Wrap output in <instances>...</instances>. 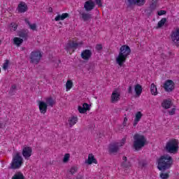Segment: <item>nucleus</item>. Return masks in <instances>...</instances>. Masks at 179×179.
I'll return each mask as SVG.
<instances>
[{"mask_svg": "<svg viewBox=\"0 0 179 179\" xmlns=\"http://www.w3.org/2000/svg\"><path fill=\"white\" fill-rule=\"evenodd\" d=\"M41 52L32 51L29 55L30 64H38L41 59Z\"/></svg>", "mask_w": 179, "mask_h": 179, "instance_id": "obj_7", "label": "nucleus"}, {"mask_svg": "<svg viewBox=\"0 0 179 179\" xmlns=\"http://www.w3.org/2000/svg\"><path fill=\"white\" fill-rule=\"evenodd\" d=\"M9 68V60H6V62L3 64V69L6 71Z\"/></svg>", "mask_w": 179, "mask_h": 179, "instance_id": "obj_40", "label": "nucleus"}, {"mask_svg": "<svg viewBox=\"0 0 179 179\" xmlns=\"http://www.w3.org/2000/svg\"><path fill=\"white\" fill-rule=\"evenodd\" d=\"M121 166L124 167V169H129V167H131V162H122Z\"/></svg>", "mask_w": 179, "mask_h": 179, "instance_id": "obj_39", "label": "nucleus"}, {"mask_svg": "<svg viewBox=\"0 0 179 179\" xmlns=\"http://www.w3.org/2000/svg\"><path fill=\"white\" fill-rule=\"evenodd\" d=\"M46 104L47 106L52 107L55 104V100L53 99L52 97H48L46 99Z\"/></svg>", "mask_w": 179, "mask_h": 179, "instance_id": "obj_27", "label": "nucleus"}, {"mask_svg": "<svg viewBox=\"0 0 179 179\" xmlns=\"http://www.w3.org/2000/svg\"><path fill=\"white\" fill-rule=\"evenodd\" d=\"M66 17H69V14L67 13H63L62 15H58L55 17V20L56 22H59V20H65Z\"/></svg>", "mask_w": 179, "mask_h": 179, "instance_id": "obj_19", "label": "nucleus"}, {"mask_svg": "<svg viewBox=\"0 0 179 179\" xmlns=\"http://www.w3.org/2000/svg\"><path fill=\"white\" fill-rule=\"evenodd\" d=\"M3 127V123H0V128H2Z\"/></svg>", "mask_w": 179, "mask_h": 179, "instance_id": "obj_48", "label": "nucleus"}, {"mask_svg": "<svg viewBox=\"0 0 179 179\" xmlns=\"http://www.w3.org/2000/svg\"><path fill=\"white\" fill-rule=\"evenodd\" d=\"M167 22V19L162 18L159 22H158V27H163L164 26V24Z\"/></svg>", "mask_w": 179, "mask_h": 179, "instance_id": "obj_37", "label": "nucleus"}, {"mask_svg": "<svg viewBox=\"0 0 179 179\" xmlns=\"http://www.w3.org/2000/svg\"><path fill=\"white\" fill-rule=\"evenodd\" d=\"M130 54L131 48L127 45H123L120 47L119 55L116 57L117 64H118L120 66H122Z\"/></svg>", "mask_w": 179, "mask_h": 179, "instance_id": "obj_2", "label": "nucleus"}, {"mask_svg": "<svg viewBox=\"0 0 179 179\" xmlns=\"http://www.w3.org/2000/svg\"><path fill=\"white\" fill-rule=\"evenodd\" d=\"M0 73H1V68H0Z\"/></svg>", "mask_w": 179, "mask_h": 179, "instance_id": "obj_51", "label": "nucleus"}, {"mask_svg": "<svg viewBox=\"0 0 179 179\" xmlns=\"http://www.w3.org/2000/svg\"><path fill=\"white\" fill-rule=\"evenodd\" d=\"M162 106L164 108H170V106H171V101L166 100L162 102Z\"/></svg>", "mask_w": 179, "mask_h": 179, "instance_id": "obj_30", "label": "nucleus"}, {"mask_svg": "<svg viewBox=\"0 0 179 179\" xmlns=\"http://www.w3.org/2000/svg\"><path fill=\"white\" fill-rule=\"evenodd\" d=\"M171 38L173 43H174L176 45H179V29H176L172 31Z\"/></svg>", "mask_w": 179, "mask_h": 179, "instance_id": "obj_11", "label": "nucleus"}, {"mask_svg": "<svg viewBox=\"0 0 179 179\" xmlns=\"http://www.w3.org/2000/svg\"><path fill=\"white\" fill-rule=\"evenodd\" d=\"M70 157H71V155L69 153L65 154L63 158V163H68L69 162Z\"/></svg>", "mask_w": 179, "mask_h": 179, "instance_id": "obj_36", "label": "nucleus"}, {"mask_svg": "<svg viewBox=\"0 0 179 179\" xmlns=\"http://www.w3.org/2000/svg\"><path fill=\"white\" fill-rule=\"evenodd\" d=\"M1 43H2V41L0 40V45H1Z\"/></svg>", "mask_w": 179, "mask_h": 179, "instance_id": "obj_50", "label": "nucleus"}, {"mask_svg": "<svg viewBox=\"0 0 179 179\" xmlns=\"http://www.w3.org/2000/svg\"><path fill=\"white\" fill-rule=\"evenodd\" d=\"M23 165V157L20 156L19 152H17L13 157L10 164V169L16 170L20 169Z\"/></svg>", "mask_w": 179, "mask_h": 179, "instance_id": "obj_5", "label": "nucleus"}, {"mask_svg": "<svg viewBox=\"0 0 179 179\" xmlns=\"http://www.w3.org/2000/svg\"><path fill=\"white\" fill-rule=\"evenodd\" d=\"M96 50H97L98 51L103 50V45H101V44H97L96 45Z\"/></svg>", "mask_w": 179, "mask_h": 179, "instance_id": "obj_43", "label": "nucleus"}, {"mask_svg": "<svg viewBox=\"0 0 179 179\" xmlns=\"http://www.w3.org/2000/svg\"><path fill=\"white\" fill-rule=\"evenodd\" d=\"M91 57L92 50L86 49L81 52V58L84 59V61H89Z\"/></svg>", "mask_w": 179, "mask_h": 179, "instance_id": "obj_12", "label": "nucleus"}, {"mask_svg": "<svg viewBox=\"0 0 179 179\" xmlns=\"http://www.w3.org/2000/svg\"><path fill=\"white\" fill-rule=\"evenodd\" d=\"M124 116L125 117H124L122 125H123V127H127V122H128V117H127V115L126 114L124 115Z\"/></svg>", "mask_w": 179, "mask_h": 179, "instance_id": "obj_41", "label": "nucleus"}, {"mask_svg": "<svg viewBox=\"0 0 179 179\" xmlns=\"http://www.w3.org/2000/svg\"><path fill=\"white\" fill-rule=\"evenodd\" d=\"M87 163V164H97V159H95L93 154H89Z\"/></svg>", "mask_w": 179, "mask_h": 179, "instance_id": "obj_18", "label": "nucleus"}, {"mask_svg": "<svg viewBox=\"0 0 179 179\" xmlns=\"http://www.w3.org/2000/svg\"><path fill=\"white\" fill-rule=\"evenodd\" d=\"M13 41H14V44L17 47H20V45L23 44V39L20 38L15 37L14 38Z\"/></svg>", "mask_w": 179, "mask_h": 179, "instance_id": "obj_26", "label": "nucleus"}, {"mask_svg": "<svg viewBox=\"0 0 179 179\" xmlns=\"http://www.w3.org/2000/svg\"><path fill=\"white\" fill-rule=\"evenodd\" d=\"M150 92L152 96H157V87H156L155 83H152L150 85Z\"/></svg>", "mask_w": 179, "mask_h": 179, "instance_id": "obj_22", "label": "nucleus"}, {"mask_svg": "<svg viewBox=\"0 0 179 179\" xmlns=\"http://www.w3.org/2000/svg\"><path fill=\"white\" fill-rule=\"evenodd\" d=\"M82 19L84 22H87V20H90L92 19V14L82 13H81Z\"/></svg>", "mask_w": 179, "mask_h": 179, "instance_id": "obj_24", "label": "nucleus"}, {"mask_svg": "<svg viewBox=\"0 0 179 179\" xmlns=\"http://www.w3.org/2000/svg\"><path fill=\"white\" fill-rule=\"evenodd\" d=\"M159 177L161 179H169L170 178V171L166 173L162 172L159 174Z\"/></svg>", "mask_w": 179, "mask_h": 179, "instance_id": "obj_29", "label": "nucleus"}, {"mask_svg": "<svg viewBox=\"0 0 179 179\" xmlns=\"http://www.w3.org/2000/svg\"><path fill=\"white\" fill-rule=\"evenodd\" d=\"M47 103L44 101H39L40 111H47Z\"/></svg>", "mask_w": 179, "mask_h": 179, "instance_id": "obj_25", "label": "nucleus"}, {"mask_svg": "<svg viewBox=\"0 0 179 179\" xmlns=\"http://www.w3.org/2000/svg\"><path fill=\"white\" fill-rule=\"evenodd\" d=\"M73 86V83H72L71 80H67V82L66 83V92H68V90H71V89H72Z\"/></svg>", "mask_w": 179, "mask_h": 179, "instance_id": "obj_32", "label": "nucleus"}, {"mask_svg": "<svg viewBox=\"0 0 179 179\" xmlns=\"http://www.w3.org/2000/svg\"><path fill=\"white\" fill-rule=\"evenodd\" d=\"M91 105L87 103H84L82 106H78L79 113H86V111H90Z\"/></svg>", "mask_w": 179, "mask_h": 179, "instance_id": "obj_17", "label": "nucleus"}, {"mask_svg": "<svg viewBox=\"0 0 179 179\" xmlns=\"http://www.w3.org/2000/svg\"><path fill=\"white\" fill-rule=\"evenodd\" d=\"M133 148L136 152H139L146 145L147 139L145 136L136 134L134 136Z\"/></svg>", "mask_w": 179, "mask_h": 179, "instance_id": "obj_3", "label": "nucleus"}, {"mask_svg": "<svg viewBox=\"0 0 179 179\" xmlns=\"http://www.w3.org/2000/svg\"><path fill=\"white\" fill-rule=\"evenodd\" d=\"M10 31H16V30H17V25L16 23L15 22H12L10 24Z\"/></svg>", "mask_w": 179, "mask_h": 179, "instance_id": "obj_35", "label": "nucleus"}, {"mask_svg": "<svg viewBox=\"0 0 179 179\" xmlns=\"http://www.w3.org/2000/svg\"><path fill=\"white\" fill-rule=\"evenodd\" d=\"M146 0H127L125 3L127 8H132V6H143Z\"/></svg>", "mask_w": 179, "mask_h": 179, "instance_id": "obj_8", "label": "nucleus"}, {"mask_svg": "<svg viewBox=\"0 0 179 179\" xmlns=\"http://www.w3.org/2000/svg\"><path fill=\"white\" fill-rule=\"evenodd\" d=\"M157 5V3H156V1H152V3L150 5V7H149L150 12H153V10H155V9H156Z\"/></svg>", "mask_w": 179, "mask_h": 179, "instance_id": "obj_33", "label": "nucleus"}, {"mask_svg": "<svg viewBox=\"0 0 179 179\" xmlns=\"http://www.w3.org/2000/svg\"><path fill=\"white\" fill-rule=\"evenodd\" d=\"M169 115H174V113H169Z\"/></svg>", "mask_w": 179, "mask_h": 179, "instance_id": "obj_49", "label": "nucleus"}, {"mask_svg": "<svg viewBox=\"0 0 179 179\" xmlns=\"http://www.w3.org/2000/svg\"><path fill=\"white\" fill-rule=\"evenodd\" d=\"M159 16H162L163 15H166V10H161L160 11L158 12Z\"/></svg>", "mask_w": 179, "mask_h": 179, "instance_id": "obj_44", "label": "nucleus"}, {"mask_svg": "<svg viewBox=\"0 0 179 179\" xmlns=\"http://www.w3.org/2000/svg\"><path fill=\"white\" fill-rule=\"evenodd\" d=\"M129 93H132V87H129Z\"/></svg>", "mask_w": 179, "mask_h": 179, "instance_id": "obj_47", "label": "nucleus"}, {"mask_svg": "<svg viewBox=\"0 0 179 179\" xmlns=\"http://www.w3.org/2000/svg\"><path fill=\"white\" fill-rule=\"evenodd\" d=\"M17 10L19 13H24V12H27V5L24 1H21L17 6Z\"/></svg>", "mask_w": 179, "mask_h": 179, "instance_id": "obj_13", "label": "nucleus"}, {"mask_svg": "<svg viewBox=\"0 0 179 179\" xmlns=\"http://www.w3.org/2000/svg\"><path fill=\"white\" fill-rule=\"evenodd\" d=\"M22 156L25 160H29L30 157H31V155H33V149L31 147L25 146L22 148Z\"/></svg>", "mask_w": 179, "mask_h": 179, "instance_id": "obj_9", "label": "nucleus"}, {"mask_svg": "<svg viewBox=\"0 0 179 179\" xmlns=\"http://www.w3.org/2000/svg\"><path fill=\"white\" fill-rule=\"evenodd\" d=\"M178 140L176 138H172L166 142L164 147V150L167 153L171 155H176L178 153Z\"/></svg>", "mask_w": 179, "mask_h": 179, "instance_id": "obj_4", "label": "nucleus"}, {"mask_svg": "<svg viewBox=\"0 0 179 179\" xmlns=\"http://www.w3.org/2000/svg\"><path fill=\"white\" fill-rule=\"evenodd\" d=\"M18 36L22 38H27L28 34L26 31H22L18 33Z\"/></svg>", "mask_w": 179, "mask_h": 179, "instance_id": "obj_34", "label": "nucleus"}, {"mask_svg": "<svg viewBox=\"0 0 179 179\" xmlns=\"http://www.w3.org/2000/svg\"><path fill=\"white\" fill-rule=\"evenodd\" d=\"M78 166H73L69 169V173H70V174L73 176V174H76V173H78Z\"/></svg>", "mask_w": 179, "mask_h": 179, "instance_id": "obj_31", "label": "nucleus"}, {"mask_svg": "<svg viewBox=\"0 0 179 179\" xmlns=\"http://www.w3.org/2000/svg\"><path fill=\"white\" fill-rule=\"evenodd\" d=\"M173 157L169 155H162L157 160V169L159 171H164L171 169L173 163Z\"/></svg>", "mask_w": 179, "mask_h": 179, "instance_id": "obj_1", "label": "nucleus"}, {"mask_svg": "<svg viewBox=\"0 0 179 179\" xmlns=\"http://www.w3.org/2000/svg\"><path fill=\"white\" fill-rule=\"evenodd\" d=\"M78 116H71L70 117H69L68 119V124L70 127V128H72V127H73V125H76V124L78 123Z\"/></svg>", "mask_w": 179, "mask_h": 179, "instance_id": "obj_16", "label": "nucleus"}, {"mask_svg": "<svg viewBox=\"0 0 179 179\" xmlns=\"http://www.w3.org/2000/svg\"><path fill=\"white\" fill-rule=\"evenodd\" d=\"M127 138H123L120 143H115L110 145L109 147V152L110 153H117L118 152L119 148L124 146L125 145V142Z\"/></svg>", "mask_w": 179, "mask_h": 179, "instance_id": "obj_6", "label": "nucleus"}, {"mask_svg": "<svg viewBox=\"0 0 179 179\" xmlns=\"http://www.w3.org/2000/svg\"><path fill=\"white\" fill-rule=\"evenodd\" d=\"M16 85H13L10 87V93H12V94H13V92L16 90Z\"/></svg>", "mask_w": 179, "mask_h": 179, "instance_id": "obj_42", "label": "nucleus"}, {"mask_svg": "<svg viewBox=\"0 0 179 179\" xmlns=\"http://www.w3.org/2000/svg\"><path fill=\"white\" fill-rule=\"evenodd\" d=\"M25 22L29 24L31 30H36V29L37 28V25H36V24H30V22H29V20H26Z\"/></svg>", "mask_w": 179, "mask_h": 179, "instance_id": "obj_38", "label": "nucleus"}, {"mask_svg": "<svg viewBox=\"0 0 179 179\" xmlns=\"http://www.w3.org/2000/svg\"><path fill=\"white\" fill-rule=\"evenodd\" d=\"M84 8L87 12H90V10H93L94 9V2L92 1H87L85 2L84 5Z\"/></svg>", "mask_w": 179, "mask_h": 179, "instance_id": "obj_15", "label": "nucleus"}, {"mask_svg": "<svg viewBox=\"0 0 179 179\" xmlns=\"http://www.w3.org/2000/svg\"><path fill=\"white\" fill-rule=\"evenodd\" d=\"M141 118H142V113H137L136 115V117L134 119V122L133 124L134 127H136V125H138V122H139V121H141Z\"/></svg>", "mask_w": 179, "mask_h": 179, "instance_id": "obj_23", "label": "nucleus"}, {"mask_svg": "<svg viewBox=\"0 0 179 179\" xmlns=\"http://www.w3.org/2000/svg\"><path fill=\"white\" fill-rule=\"evenodd\" d=\"M82 44H83L82 43H78L73 42V43H69L67 45V47L69 49L74 48L75 50H76V48H78V47H81Z\"/></svg>", "mask_w": 179, "mask_h": 179, "instance_id": "obj_21", "label": "nucleus"}, {"mask_svg": "<svg viewBox=\"0 0 179 179\" xmlns=\"http://www.w3.org/2000/svg\"><path fill=\"white\" fill-rule=\"evenodd\" d=\"M96 1V5L101 6V0H94Z\"/></svg>", "mask_w": 179, "mask_h": 179, "instance_id": "obj_45", "label": "nucleus"}, {"mask_svg": "<svg viewBox=\"0 0 179 179\" xmlns=\"http://www.w3.org/2000/svg\"><path fill=\"white\" fill-rule=\"evenodd\" d=\"M122 160L124 161L123 162L127 163V160H128V158L127 157H123Z\"/></svg>", "mask_w": 179, "mask_h": 179, "instance_id": "obj_46", "label": "nucleus"}, {"mask_svg": "<svg viewBox=\"0 0 179 179\" xmlns=\"http://www.w3.org/2000/svg\"><path fill=\"white\" fill-rule=\"evenodd\" d=\"M174 86L175 84L173 80H167L164 84V89L165 92H168L170 93V92H173V90H174Z\"/></svg>", "mask_w": 179, "mask_h": 179, "instance_id": "obj_10", "label": "nucleus"}, {"mask_svg": "<svg viewBox=\"0 0 179 179\" xmlns=\"http://www.w3.org/2000/svg\"><path fill=\"white\" fill-rule=\"evenodd\" d=\"M12 179H24V175H23L22 172H17L12 177Z\"/></svg>", "mask_w": 179, "mask_h": 179, "instance_id": "obj_28", "label": "nucleus"}, {"mask_svg": "<svg viewBox=\"0 0 179 179\" xmlns=\"http://www.w3.org/2000/svg\"><path fill=\"white\" fill-rule=\"evenodd\" d=\"M120 96H121V94L120 92H118V91H113L110 97L111 103H117V101H119Z\"/></svg>", "mask_w": 179, "mask_h": 179, "instance_id": "obj_14", "label": "nucleus"}, {"mask_svg": "<svg viewBox=\"0 0 179 179\" xmlns=\"http://www.w3.org/2000/svg\"><path fill=\"white\" fill-rule=\"evenodd\" d=\"M134 91L136 92V97H139L142 94V86L139 84H137L134 87Z\"/></svg>", "mask_w": 179, "mask_h": 179, "instance_id": "obj_20", "label": "nucleus"}]
</instances>
